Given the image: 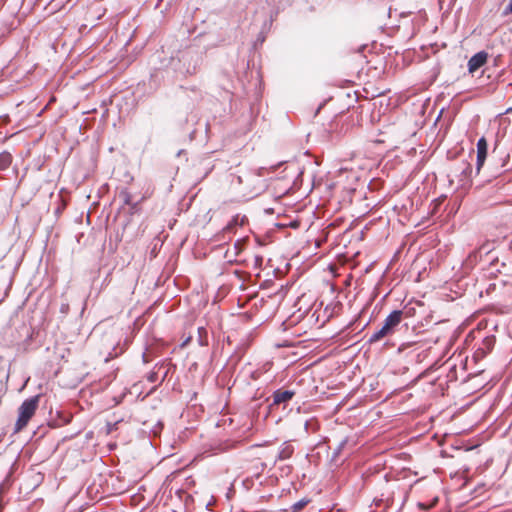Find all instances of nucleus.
I'll return each instance as SVG.
<instances>
[{"label":"nucleus","instance_id":"obj_19","mask_svg":"<svg viewBox=\"0 0 512 512\" xmlns=\"http://www.w3.org/2000/svg\"><path fill=\"white\" fill-rule=\"evenodd\" d=\"M240 319L244 320V321H247V317L245 315H240Z\"/></svg>","mask_w":512,"mask_h":512},{"label":"nucleus","instance_id":"obj_5","mask_svg":"<svg viewBox=\"0 0 512 512\" xmlns=\"http://www.w3.org/2000/svg\"><path fill=\"white\" fill-rule=\"evenodd\" d=\"M488 58V54L484 51H480L473 55L468 61V71L470 73L476 72L480 67H482Z\"/></svg>","mask_w":512,"mask_h":512},{"label":"nucleus","instance_id":"obj_2","mask_svg":"<svg viewBox=\"0 0 512 512\" xmlns=\"http://www.w3.org/2000/svg\"><path fill=\"white\" fill-rule=\"evenodd\" d=\"M39 403V395L25 399L19 407L18 419L15 423V431L22 430L35 414Z\"/></svg>","mask_w":512,"mask_h":512},{"label":"nucleus","instance_id":"obj_3","mask_svg":"<svg viewBox=\"0 0 512 512\" xmlns=\"http://www.w3.org/2000/svg\"><path fill=\"white\" fill-rule=\"evenodd\" d=\"M402 320V311L395 310L392 313H390L387 318L384 321V325L374 332L370 339V343L378 342L379 340L383 339L384 337L392 334L394 328L400 324Z\"/></svg>","mask_w":512,"mask_h":512},{"label":"nucleus","instance_id":"obj_11","mask_svg":"<svg viewBox=\"0 0 512 512\" xmlns=\"http://www.w3.org/2000/svg\"><path fill=\"white\" fill-rule=\"evenodd\" d=\"M147 380L150 382V383H154L158 380V374L157 372L155 371H151L148 373L147 375Z\"/></svg>","mask_w":512,"mask_h":512},{"label":"nucleus","instance_id":"obj_16","mask_svg":"<svg viewBox=\"0 0 512 512\" xmlns=\"http://www.w3.org/2000/svg\"><path fill=\"white\" fill-rule=\"evenodd\" d=\"M237 441H238V440H236V442H237ZM230 443H231V446H233V445H234V443H235V441H234V440H226V444H225L226 449L228 448V446H229V444H230Z\"/></svg>","mask_w":512,"mask_h":512},{"label":"nucleus","instance_id":"obj_9","mask_svg":"<svg viewBox=\"0 0 512 512\" xmlns=\"http://www.w3.org/2000/svg\"><path fill=\"white\" fill-rule=\"evenodd\" d=\"M11 162H12V157H11L10 153H8V152L0 153V170L7 169L10 166Z\"/></svg>","mask_w":512,"mask_h":512},{"label":"nucleus","instance_id":"obj_18","mask_svg":"<svg viewBox=\"0 0 512 512\" xmlns=\"http://www.w3.org/2000/svg\"><path fill=\"white\" fill-rule=\"evenodd\" d=\"M67 310H68V304H63V305L61 306V311H62V312H66Z\"/></svg>","mask_w":512,"mask_h":512},{"label":"nucleus","instance_id":"obj_7","mask_svg":"<svg viewBox=\"0 0 512 512\" xmlns=\"http://www.w3.org/2000/svg\"><path fill=\"white\" fill-rule=\"evenodd\" d=\"M293 396H294V392H292V391L277 390L273 394V403L276 405H279L281 403H286L289 400H291Z\"/></svg>","mask_w":512,"mask_h":512},{"label":"nucleus","instance_id":"obj_6","mask_svg":"<svg viewBox=\"0 0 512 512\" xmlns=\"http://www.w3.org/2000/svg\"><path fill=\"white\" fill-rule=\"evenodd\" d=\"M487 141L484 137H481L477 142V171L479 172L481 167L483 166L485 159L487 157Z\"/></svg>","mask_w":512,"mask_h":512},{"label":"nucleus","instance_id":"obj_1","mask_svg":"<svg viewBox=\"0 0 512 512\" xmlns=\"http://www.w3.org/2000/svg\"><path fill=\"white\" fill-rule=\"evenodd\" d=\"M230 192L239 200H249L261 194L265 188V180L251 172L243 176L230 175Z\"/></svg>","mask_w":512,"mask_h":512},{"label":"nucleus","instance_id":"obj_15","mask_svg":"<svg viewBox=\"0 0 512 512\" xmlns=\"http://www.w3.org/2000/svg\"><path fill=\"white\" fill-rule=\"evenodd\" d=\"M191 340V337H187L182 343H181V347H185Z\"/></svg>","mask_w":512,"mask_h":512},{"label":"nucleus","instance_id":"obj_20","mask_svg":"<svg viewBox=\"0 0 512 512\" xmlns=\"http://www.w3.org/2000/svg\"><path fill=\"white\" fill-rule=\"evenodd\" d=\"M229 421H230V424H232L234 422V419L230 418Z\"/></svg>","mask_w":512,"mask_h":512},{"label":"nucleus","instance_id":"obj_14","mask_svg":"<svg viewBox=\"0 0 512 512\" xmlns=\"http://www.w3.org/2000/svg\"><path fill=\"white\" fill-rule=\"evenodd\" d=\"M505 13L508 14V13H512V0L509 1L506 9H505Z\"/></svg>","mask_w":512,"mask_h":512},{"label":"nucleus","instance_id":"obj_17","mask_svg":"<svg viewBox=\"0 0 512 512\" xmlns=\"http://www.w3.org/2000/svg\"><path fill=\"white\" fill-rule=\"evenodd\" d=\"M304 505H305L304 502H298L297 504H295V508L296 509H301Z\"/></svg>","mask_w":512,"mask_h":512},{"label":"nucleus","instance_id":"obj_10","mask_svg":"<svg viewBox=\"0 0 512 512\" xmlns=\"http://www.w3.org/2000/svg\"><path fill=\"white\" fill-rule=\"evenodd\" d=\"M246 221V217L245 216H235L229 223L228 225L226 226V230H230L232 229L234 226H242Z\"/></svg>","mask_w":512,"mask_h":512},{"label":"nucleus","instance_id":"obj_8","mask_svg":"<svg viewBox=\"0 0 512 512\" xmlns=\"http://www.w3.org/2000/svg\"><path fill=\"white\" fill-rule=\"evenodd\" d=\"M293 452H294L293 446L290 443L285 442L280 447L278 459H280V460L289 459L292 456Z\"/></svg>","mask_w":512,"mask_h":512},{"label":"nucleus","instance_id":"obj_4","mask_svg":"<svg viewBox=\"0 0 512 512\" xmlns=\"http://www.w3.org/2000/svg\"><path fill=\"white\" fill-rule=\"evenodd\" d=\"M18 336L13 340L15 344H24L27 345L32 339L33 329L30 325L26 323H22L17 329Z\"/></svg>","mask_w":512,"mask_h":512},{"label":"nucleus","instance_id":"obj_12","mask_svg":"<svg viewBox=\"0 0 512 512\" xmlns=\"http://www.w3.org/2000/svg\"><path fill=\"white\" fill-rule=\"evenodd\" d=\"M249 426H246L244 428H242L239 432V434L237 435V438L240 440V439H244L247 437V434L249 432Z\"/></svg>","mask_w":512,"mask_h":512},{"label":"nucleus","instance_id":"obj_13","mask_svg":"<svg viewBox=\"0 0 512 512\" xmlns=\"http://www.w3.org/2000/svg\"><path fill=\"white\" fill-rule=\"evenodd\" d=\"M121 196H123L125 204H129L130 203V195H129L128 192H122Z\"/></svg>","mask_w":512,"mask_h":512}]
</instances>
